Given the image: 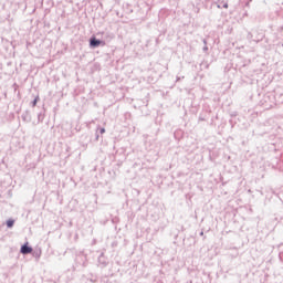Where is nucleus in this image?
Wrapping results in <instances>:
<instances>
[{
    "label": "nucleus",
    "mask_w": 283,
    "mask_h": 283,
    "mask_svg": "<svg viewBox=\"0 0 283 283\" xmlns=\"http://www.w3.org/2000/svg\"><path fill=\"white\" fill-rule=\"evenodd\" d=\"M87 264V254H85V252L77 253L75 256V266H82V269H86Z\"/></svg>",
    "instance_id": "f257e3e1"
},
{
    "label": "nucleus",
    "mask_w": 283,
    "mask_h": 283,
    "mask_svg": "<svg viewBox=\"0 0 283 283\" xmlns=\"http://www.w3.org/2000/svg\"><path fill=\"white\" fill-rule=\"evenodd\" d=\"M20 253L22 255H30V253H34V249L32 248V245H30L29 242H25L24 244L21 245Z\"/></svg>",
    "instance_id": "f03ea898"
},
{
    "label": "nucleus",
    "mask_w": 283,
    "mask_h": 283,
    "mask_svg": "<svg viewBox=\"0 0 283 283\" xmlns=\"http://www.w3.org/2000/svg\"><path fill=\"white\" fill-rule=\"evenodd\" d=\"M88 45L91 50H96V48H101V39H97L96 35H91L88 39Z\"/></svg>",
    "instance_id": "7ed1b4c3"
},
{
    "label": "nucleus",
    "mask_w": 283,
    "mask_h": 283,
    "mask_svg": "<svg viewBox=\"0 0 283 283\" xmlns=\"http://www.w3.org/2000/svg\"><path fill=\"white\" fill-rule=\"evenodd\" d=\"M102 39L106 42V43H112V41H114L115 39V34L113 32L106 31V32H102L101 33Z\"/></svg>",
    "instance_id": "20e7f679"
},
{
    "label": "nucleus",
    "mask_w": 283,
    "mask_h": 283,
    "mask_svg": "<svg viewBox=\"0 0 283 283\" xmlns=\"http://www.w3.org/2000/svg\"><path fill=\"white\" fill-rule=\"evenodd\" d=\"M97 262H98V264H101V266L103 269H105V266H107V264H109V262H107V258H105V253H103V252L99 254Z\"/></svg>",
    "instance_id": "39448f33"
},
{
    "label": "nucleus",
    "mask_w": 283,
    "mask_h": 283,
    "mask_svg": "<svg viewBox=\"0 0 283 283\" xmlns=\"http://www.w3.org/2000/svg\"><path fill=\"white\" fill-rule=\"evenodd\" d=\"M21 118L24 123H31L32 122V115L30 114V111H24L21 115Z\"/></svg>",
    "instance_id": "423d86ee"
},
{
    "label": "nucleus",
    "mask_w": 283,
    "mask_h": 283,
    "mask_svg": "<svg viewBox=\"0 0 283 283\" xmlns=\"http://www.w3.org/2000/svg\"><path fill=\"white\" fill-rule=\"evenodd\" d=\"M6 226L7 229H12V227H14V219H8Z\"/></svg>",
    "instance_id": "0eeeda50"
},
{
    "label": "nucleus",
    "mask_w": 283,
    "mask_h": 283,
    "mask_svg": "<svg viewBox=\"0 0 283 283\" xmlns=\"http://www.w3.org/2000/svg\"><path fill=\"white\" fill-rule=\"evenodd\" d=\"M39 101H41V97L36 95L34 99L30 103L31 107H36V103H39Z\"/></svg>",
    "instance_id": "6e6552de"
},
{
    "label": "nucleus",
    "mask_w": 283,
    "mask_h": 283,
    "mask_svg": "<svg viewBox=\"0 0 283 283\" xmlns=\"http://www.w3.org/2000/svg\"><path fill=\"white\" fill-rule=\"evenodd\" d=\"M45 118V113L41 112L38 114V123H43Z\"/></svg>",
    "instance_id": "1a4fd4ad"
},
{
    "label": "nucleus",
    "mask_w": 283,
    "mask_h": 283,
    "mask_svg": "<svg viewBox=\"0 0 283 283\" xmlns=\"http://www.w3.org/2000/svg\"><path fill=\"white\" fill-rule=\"evenodd\" d=\"M32 255L33 258H36V260H39V258H41V249L33 251Z\"/></svg>",
    "instance_id": "9d476101"
},
{
    "label": "nucleus",
    "mask_w": 283,
    "mask_h": 283,
    "mask_svg": "<svg viewBox=\"0 0 283 283\" xmlns=\"http://www.w3.org/2000/svg\"><path fill=\"white\" fill-rule=\"evenodd\" d=\"M108 42H106L103 38L99 39V48H105Z\"/></svg>",
    "instance_id": "9b49d317"
},
{
    "label": "nucleus",
    "mask_w": 283,
    "mask_h": 283,
    "mask_svg": "<svg viewBox=\"0 0 283 283\" xmlns=\"http://www.w3.org/2000/svg\"><path fill=\"white\" fill-rule=\"evenodd\" d=\"M97 132H99V134H105V128L104 127H98Z\"/></svg>",
    "instance_id": "f8f14e48"
},
{
    "label": "nucleus",
    "mask_w": 283,
    "mask_h": 283,
    "mask_svg": "<svg viewBox=\"0 0 283 283\" xmlns=\"http://www.w3.org/2000/svg\"><path fill=\"white\" fill-rule=\"evenodd\" d=\"M101 138V135H98V130L95 133V140H98Z\"/></svg>",
    "instance_id": "ddd939ff"
},
{
    "label": "nucleus",
    "mask_w": 283,
    "mask_h": 283,
    "mask_svg": "<svg viewBox=\"0 0 283 283\" xmlns=\"http://www.w3.org/2000/svg\"><path fill=\"white\" fill-rule=\"evenodd\" d=\"M202 50H203V52H209V46L205 45V46L202 48Z\"/></svg>",
    "instance_id": "4468645a"
},
{
    "label": "nucleus",
    "mask_w": 283,
    "mask_h": 283,
    "mask_svg": "<svg viewBox=\"0 0 283 283\" xmlns=\"http://www.w3.org/2000/svg\"><path fill=\"white\" fill-rule=\"evenodd\" d=\"M199 120H207V118L202 115H199Z\"/></svg>",
    "instance_id": "2eb2a0df"
},
{
    "label": "nucleus",
    "mask_w": 283,
    "mask_h": 283,
    "mask_svg": "<svg viewBox=\"0 0 283 283\" xmlns=\"http://www.w3.org/2000/svg\"><path fill=\"white\" fill-rule=\"evenodd\" d=\"M223 8H229V4H228V3H224V4H223Z\"/></svg>",
    "instance_id": "dca6fc26"
},
{
    "label": "nucleus",
    "mask_w": 283,
    "mask_h": 283,
    "mask_svg": "<svg viewBox=\"0 0 283 283\" xmlns=\"http://www.w3.org/2000/svg\"><path fill=\"white\" fill-rule=\"evenodd\" d=\"M202 41H203V44L207 45V39H203Z\"/></svg>",
    "instance_id": "f3484780"
},
{
    "label": "nucleus",
    "mask_w": 283,
    "mask_h": 283,
    "mask_svg": "<svg viewBox=\"0 0 283 283\" xmlns=\"http://www.w3.org/2000/svg\"><path fill=\"white\" fill-rule=\"evenodd\" d=\"M229 123H230V125H232V127H233V120H232V119H230V120H229Z\"/></svg>",
    "instance_id": "a211bd4d"
},
{
    "label": "nucleus",
    "mask_w": 283,
    "mask_h": 283,
    "mask_svg": "<svg viewBox=\"0 0 283 283\" xmlns=\"http://www.w3.org/2000/svg\"><path fill=\"white\" fill-rule=\"evenodd\" d=\"M199 235H205V231H201V232L199 233Z\"/></svg>",
    "instance_id": "6ab92c4d"
},
{
    "label": "nucleus",
    "mask_w": 283,
    "mask_h": 283,
    "mask_svg": "<svg viewBox=\"0 0 283 283\" xmlns=\"http://www.w3.org/2000/svg\"><path fill=\"white\" fill-rule=\"evenodd\" d=\"M13 86H14L15 88L19 87V86L17 85V83H14Z\"/></svg>",
    "instance_id": "aec40b11"
},
{
    "label": "nucleus",
    "mask_w": 283,
    "mask_h": 283,
    "mask_svg": "<svg viewBox=\"0 0 283 283\" xmlns=\"http://www.w3.org/2000/svg\"><path fill=\"white\" fill-rule=\"evenodd\" d=\"M177 81H180V77L177 76Z\"/></svg>",
    "instance_id": "412c9836"
},
{
    "label": "nucleus",
    "mask_w": 283,
    "mask_h": 283,
    "mask_svg": "<svg viewBox=\"0 0 283 283\" xmlns=\"http://www.w3.org/2000/svg\"><path fill=\"white\" fill-rule=\"evenodd\" d=\"M66 1H70V3H72V0H66Z\"/></svg>",
    "instance_id": "4be33fe9"
}]
</instances>
